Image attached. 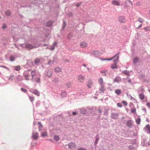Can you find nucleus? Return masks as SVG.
<instances>
[{"instance_id":"obj_1","label":"nucleus","mask_w":150,"mask_h":150,"mask_svg":"<svg viewBox=\"0 0 150 150\" xmlns=\"http://www.w3.org/2000/svg\"><path fill=\"white\" fill-rule=\"evenodd\" d=\"M119 53H118L116 55L112 57V58L108 59H103V60H111L115 58V59L113 61L114 64H112L111 65V68L112 69L116 68L117 67V64L118 61V59L119 58V56L118 54Z\"/></svg>"},{"instance_id":"obj_2","label":"nucleus","mask_w":150,"mask_h":150,"mask_svg":"<svg viewBox=\"0 0 150 150\" xmlns=\"http://www.w3.org/2000/svg\"><path fill=\"white\" fill-rule=\"evenodd\" d=\"M38 46H33L30 44H26L25 45V47L28 50L31 49L33 48L37 47Z\"/></svg>"},{"instance_id":"obj_3","label":"nucleus","mask_w":150,"mask_h":150,"mask_svg":"<svg viewBox=\"0 0 150 150\" xmlns=\"http://www.w3.org/2000/svg\"><path fill=\"white\" fill-rule=\"evenodd\" d=\"M78 79L80 82H83L85 80V77L81 75H79L78 77Z\"/></svg>"},{"instance_id":"obj_4","label":"nucleus","mask_w":150,"mask_h":150,"mask_svg":"<svg viewBox=\"0 0 150 150\" xmlns=\"http://www.w3.org/2000/svg\"><path fill=\"white\" fill-rule=\"evenodd\" d=\"M118 21L120 23H123L125 22V19L123 16H120L118 18Z\"/></svg>"},{"instance_id":"obj_5","label":"nucleus","mask_w":150,"mask_h":150,"mask_svg":"<svg viewBox=\"0 0 150 150\" xmlns=\"http://www.w3.org/2000/svg\"><path fill=\"white\" fill-rule=\"evenodd\" d=\"M112 4L114 5L118 6L120 5V3L118 1L114 0L112 1Z\"/></svg>"},{"instance_id":"obj_6","label":"nucleus","mask_w":150,"mask_h":150,"mask_svg":"<svg viewBox=\"0 0 150 150\" xmlns=\"http://www.w3.org/2000/svg\"><path fill=\"white\" fill-rule=\"evenodd\" d=\"M80 46L81 47H85L87 46V44L85 42H82L80 43Z\"/></svg>"},{"instance_id":"obj_7","label":"nucleus","mask_w":150,"mask_h":150,"mask_svg":"<svg viewBox=\"0 0 150 150\" xmlns=\"http://www.w3.org/2000/svg\"><path fill=\"white\" fill-rule=\"evenodd\" d=\"M33 137L35 139H37L38 138V134L37 132H33Z\"/></svg>"},{"instance_id":"obj_8","label":"nucleus","mask_w":150,"mask_h":150,"mask_svg":"<svg viewBox=\"0 0 150 150\" xmlns=\"http://www.w3.org/2000/svg\"><path fill=\"white\" fill-rule=\"evenodd\" d=\"M132 125V122L131 120H128L127 122V125L129 127H131Z\"/></svg>"},{"instance_id":"obj_9","label":"nucleus","mask_w":150,"mask_h":150,"mask_svg":"<svg viewBox=\"0 0 150 150\" xmlns=\"http://www.w3.org/2000/svg\"><path fill=\"white\" fill-rule=\"evenodd\" d=\"M29 74H28V73L26 72L25 73L24 76L26 80H29L30 79L29 78Z\"/></svg>"},{"instance_id":"obj_10","label":"nucleus","mask_w":150,"mask_h":150,"mask_svg":"<svg viewBox=\"0 0 150 150\" xmlns=\"http://www.w3.org/2000/svg\"><path fill=\"white\" fill-rule=\"evenodd\" d=\"M98 82L100 84L101 87L103 88L104 85L103 84V80L102 78H100L99 79Z\"/></svg>"},{"instance_id":"obj_11","label":"nucleus","mask_w":150,"mask_h":150,"mask_svg":"<svg viewBox=\"0 0 150 150\" xmlns=\"http://www.w3.org/2000/svg\"><path fill=\"white\" fill-rule=\"evenodd\" d=\"M31 76H32V81H33V78H34V77L35 75H36V71H35V70H33V71H31Z\"/></svg>"},{"instance_id":"obj_12","label":"nucleus","mask_w":150,"mask_h":150,"mask_svg":"<svg viewBox=\"0 0 150 150\" xmlns=\"http://www.w3.org/2000/svg\"><path fill=\"white\" fill-rule=\"evenodd\" d=\"M69 146L70 148L73 149L75 147V145L74 143H71L69 144Z\"/></svg>"},{"instance_id":"obj_13","label":"nucleus","mask_w":150,"mask_h":150,"mask_svg":"<svg viewBox=\"0 0 150 150\" xmlns=\"http://www.w3.org/2000/svg\"><path fill=\"white\" fill-rule=\"evenodd\" d=\"M120 81L121 79L119 77H117L114 79V81L115 82H118Z\"/></svg>"},{"instance_id":"obj_14","label":"nucleus","mask_w":150,"mask_h":150,"mask_svg":"<svg viewBox=\"0 0 150 150\" xmlns=\"http://www.w3.org/2000/svg\"><path fill=\"white\" fill-rule=\"evenodd\" d=\"M93 85L92 82L91 81H89L88 83V88H90Z\"/></svg>"},{"instance_id":"obj_15","label":"nucleus","mask_w":150,"mask_h":150,"mask_svg":"<svg viewBox=\"0 0 150 150\" xmlns=\"http://www.w3.org/2000/svg\"><path fill=\"white\" fill-rule=\"evenodd\" d=\"M52 74V72L51 71L49 70L47 73V75L49 77H50Z\"/></svg>"},{"instance_id":"obj_16","label":"nucleus","mask_w":150,"mask_h":150,"mask_svg":"<svg viewBox=\"0 0 150 150\" xmlns=\"http://www.w3.org/2000/svg\"><path fill=\"white\" fill-rule=\"evenodd\" d=\"M115 93L117 95H119L121 92L120 90L119 89H116L115 91Z\"/></svg>"},{"instance_id":"obj_17","label":"nucleus","mask_w":150,"mask_h":150,"mask_svg":"<svg viewBox=\"0 0 150 150\" xmlns=\"http://www.w3.org/2000/svg\"><path fill=\"white\" fill-rule=\"evenodd\" d=\"M34 94L36 95L37 96H39V94L38 91L37 90H34L33 92Z\"/></svg>"},{"instance_id":"obj_18","label":"nucleus","mask_w":150,"mask_h":150,"mask_svg":"<svg viewBox=\"0 0 150 150\" xmlns=\"http://www.w3.org/2000/svg\"><path fill=\"white\" fill-rule=\"evenodd\" d=\"M52 23L53 22L52 21H49L47 22L46 25L48 26H50L52 24Z\"/></svg>"},{"instance_id":"obj_19","label":"nucleus","mask_w":150,"mask_h":150,"mask_svg":"<svg viewBox=\"0 0 150 150\" xmlns=\"http://www.w3.org/2000/svg\"><path fill=\"white\" fill-rule=\"evenodd\" d=\"M55 71L57 72H59L61 71V69L59 67H56L55 68Z\"/></svg>"},{"instance_id":"obj_20","label":"nucleus","mask_w":150,"mask_h":150,"mask_svg":"<svg viewBox=\"0 0 150 150\" xmlns=\"http://www.w3.org/2000/svg\"><path fill=\"white\" fill-rule=\"evenodd\" d=\"M146 127L148 130L147 131L148 133H150V126L149 125H147L146 126Z\"/></svg>"},{"instance_id":"obj_21","label":"nucleus","mask_w":150,"mask_h":150,"mask_svg":"<svg viewBox=\"0 0 150 150\" xmlns=\"http://www.w3.org/2000/svg\"><path fill=\"white\" fill-rule=\"evenodd\" d=\"M38 124L39 125V131H41L42 128V126L41 123L39 122L38 123Z\"/></svg>"},{"instance_id":"obj_22","label":"nucleus","mask_w":150,"mask_h":150,"mask_svg":"<svg viewBox=\"0 0 150 150\" xmlns=\"http://www.w3.org/2000/svg\"><path fill=\"white\" fill-rule=\"evenodd\" d=\"M133 60L134 63H136L138 61V58L137 57H135L134 58Z\"/></svg>"},{"instance_id":"obj_23","label":"nucleus","mask_w":150,"mask_h":150,"mask_svg":"<svg viewBox=\"0 0 150 150\" xmlns=\"http://www.w3.org/2000/svg\"><path fill=\"white\" fill-rule=\"evenodd\" d=\"M21 69V67L19 66H17L15 67V70L16 71H18L20 70Z\"/></svg>"},{"instance_id":"obj_24","label":"nucleus","mask_w":150,"mask_h":150,"mask_svg":"<svg viewBox=\"0 0 150 150\" xmlns=\"http://www.w3.org/2000/svg\"><path fill=\"white\" fill-rule=\"evenodd\" d=\"M47 134L46 132H45L43 133H42L41 136L42 137H46L47 136Z\"/></svg>"},{"instance_id":"obj_25","label":"nucleus","mask_w":150,"mask_h":150,"mask_svg":"<svg viewBox=\"0 0 150 150\" xmlns=\"http://www.w3.org/2000/svg\"><path fill=\"white\" fill-rule=\"evenodd\" d=\"M141 121V119L140 118H138L136 120V122L139 125L140 124Z\"/></svg>"},{"instance_id":"obj_26","label":"nucleus","mask_w":150,"mask_h":150,"mask_svg":"<svg viewBox=\"0 0 150 150\" xmlns=\"http://www.w3.org/2000/svg\"><path fill=\"white\" fill-rule=\"evenodd\" d=\"M6 15L7 16H9L11 14V12L9 11H6L5 13Z\"/></svg>"},{"instance_id":"obj_27","label":"nucleus","mask_w":150,"mask_h":150,"mask_svg":"<svg viewBox=\"0 0 150 150\" xmlns=\"http://www.w3.org/2000/svg\"><path fill=\"white\" fill-rule=\"evenodd\" d=\"M54 139L55 141H57L59 139V136H54Z\"/></svg>"},{"instance_id":"obj_28","label":"nucleus","mask_w":150,"mask_h":150,"mask_svg":"<svg viewBox=\"0 0 150 150\" xmlns=\"http://www.w3.org/2000/svg\"><path fill=\"white\" fill-rule=\"evenodd\" d=\"M139 96L140 98V99H142V100L144 99V95L143 94H140Z\"/></svg>"},{"instance_id":"obj_29","label":"nucleus","mask_w":150,"mask_h":150,"mask_svg":"<svg viewBox=\"0 0 150 150\" xmlns=\"http://www.w3.org/2000/svg\"><path fill=\"white\" fill-rule=\"evenodd\" d=\"M10 60L11 61H13L15 60V57L14 56H12L10 57Z\"/></svg>"},{"instance_id":"obj_30","label":"nucleus","mask_w":150,"mask_h":150,"mask_svg":"<svg viewBox=\"0 0 150 150\" xmlns=\"http://www.w3.org/2000/svg\"><path fill=\"white\" fill-rule=\"evenodd\" d=\"M40 60L39 59H36L35 60V63L37 64L40 62Z\"/></svg>"},{"instance_id":"obj_31","label":"nucleus","mask_w":150,"mask_h":150,"mask_svg":"<svg viewBox=\"0 0 150 150\" xmlns=\"http://www.w3.org/2000/svg\"><path fill=\"white\" fill-rule=\"evenodd\" d=\"M136 110L135 108H132L131 110V112L132 113H134L136 112Z\"/></svg>"},{"instance_id":"obj_32","label":"nucleus","mask_w":150,"mask_h":150,"mask_svg":"<svg viewBox=\"0 0 150 150\" xmlns=\"http://www.w3.org/2000/svg\"><path fill=\"white\" fill-rule=\"evenodd\" d=\"M29 97L30 99V100L32 102H33V101L34 100V98L33 97L30 96Z\"/></svg>"},{"instance_id":"obj_33","label":"nucleus","mask_w":150,"mask_h":150,"mask_svg":"<svg viewBox=\"0 0 150 150\" xmlns=\"http://www.w3.org/2000/svg\"><path fill=\"white\" fill-rule=\"evenodd\" d=\"M21 90L23 92H25V93H26L27 91V90L26 89H25V88H21Z\"/></svg>"},{"instance_id":"obj_34","label":"nucleus","mask_w":150,"mask_h":150,"mask_svg":"<svg viewBox=\"0 0 150 150\" xmlns=\"http://www.w3.org/2000/svg\"><path fill=\"white\" fill-rule=\"evenodd\" d=\"M144 21L143 19L141 18H139V21L140 23L143 22Z\"/></svg>"},{"instance_id":"obj_35","label":"nucleus","mask_w":150,"mask_h":150,"mask_svg":"<svg viewBox=\"0 0 150 150\" xmlns=\"http://www.w3.org/2000/svg\"><path fill=\"white\" fill-rule=\"evenodd\" d=\"M107 71L106 70H101L100 71V73H105Z\"/></svg>"},{"instance_id":"obj_36","label":"nucleus","mask_w":150,"mask_h":150,"mask_svg":"<svg viewBox=\"0 0 150 150\" xmlns=\"http://www.w3.org/2000/svg\"><path fill=\"white\" fill-rule=\"evenodd\" d=\"M17 78L19 80H22L21 77L20 75H18L17 76Z\"/></svg>"},{"instance_id":"obj_37","label":"nucleus","mask_w":150,"mask_h":150,"mask_svg":"<svg viewBox=\"0 0 150 150\" xmlns=\"http://www.w3.org/2000/svg\"><path fill=\"white\" fill-rule=\"evenodd\" d=\"M122 103L125 105L126 106L127 105V102L124 101H123L122 102Z\"/></svg>"},{"instance_id":"obj_38","label":"nucleus","mask_w":150,"mask_h":150,"mask_svg":"<svg viewBox=\"0 0 150 150\" xmlns=\"http://www.w3.org/2000/svg\"><path fill=\"white\" fill-rule=\"evenodd\" d=\"M13 79H14V76H11L9 78V80H13Z\"/></svg>"},{"instance_id":"obj_39","label":"nucleus","mask_w":150,"mask_h":150,"mask_svg":"<svg viewBox=\"0 0 150 150\" xmlns=\"http://www.w3.org/2000/svg\"><path fill=\"white\" fill-rule=\"evenodd\" d=\"M117 106L119 107H122V105L120 103H118L117 104Z\"/></svg>"},{"instance_id":"obj_40","label":"nucleus","mask_w":150,"mask_h":150,"mask_svg":"<svg viewBox=\"0 0 150 150\" xmlns=\"http://www.w3.org/2000/svg\"><path fill=\"white\" fill-rule=\"evenodd\" d=\"M104 90L105 89H104V86L103 85V88L102 87H101V88L100 89V90L102 91V92H103Z\"/></svg>"},{"instance_id":"obj_41","label":"nucleus","mask_w":150,"mask_h":150,"mask_svg":"<svg viewBox=\"0 0 150 150\" xmlns=\"http://www.w3.org/2000/svg\"><path fill=\"white\" fill-rule=\"evenodd\" d=\"M124 73L126 75H128L129 74V72L127 71H124Z\"/></svg>"},{"instance_id":"obj_42","label":"nucleus","mask_w":150,"mask_h":150,"mask_svg":"<svg viewBox=\"0 0 150 150\" xmlns=\"http://www.w3.org/2000/svg\"><path fill=\"white\" fill-rule=\"evenodd\" d=\"M66 25V23L64 21L63 23V28H64L65 27Z\"/></svg>"},{"instance_id":"obj_43","label":"nucleus","mask_w":150,"mask_h":150,"mask_svg":"<svg viewBox=\"0 0 150 150\" xmlns=\"http://www.w3.org/2000/svg\"><path fill=\"white\" fill-rule=\"evenodd\" d=\"M55 47L54 46L52 45L51 47L50 48V49L51 50H53L54 49Z\"/></svg>"},{"instance_id":"obj_44","label":"nucleus","mask_w":150,"mask_h":150,"mask_svg":"<svg viewBox=\"0 0 150 150\" xmlns=\"http://www.w3.org/2000/svg\"><path fill=\"white\" fill-rule=\"evenodd\" d=\"M57 42H54V43L53 44V46H54L55 47V46L57 45Z\"/></svg>"},{"instance_id":"obj_45","label":"nucleus","mask_w":150,"mask_h":150,"mask_svg":"<svg viewBox=\"0 0 150 150\" xmlns=\"http://www.w3.org/2000/svg\"><path fill=\"white\" fill-rule=\"evenodd\" d=\"M40 79L39 78H38L36 80V81L37 82H40Z\"/></svg>"},{"instance_id":"obj_46","label":"nucleus","mask_w":150,"mask_h":150,"mask_svg":"<svg viewBox=\"0 0 150 150\" xmlns=\"http://www.w3.org/2000/svg\"><path fill=\"white\" fill-rule=\"evenodd\" d=\"M1 67H3L4 68H6V69L8 70L9 69L7 68V67H6V66H0Z\"/></svg>"},{"instance_id":"obj_47","label":"nucleus","mask_w":150,"mask_h":150,"mask_svg":"<svg viewBox=\"0 0 150 150\" xmlns=\"http://www.w3.org/2000/svg\"><path fill=\"white\" fill-rule=\"evenodd\" d=\"M147 105L149 107H150V103H147Z\"/></svg>"},{"instance_id":"obj_48","label":"nucleus","mask_w":150,"mask_h":150,"mask_svg":"<svg viewBox=\"0 0 150 150\" xmlns=\"http://www.w3.org/2000/svg\"><path fill=\"white\" fill-rule=\"evenodd\" d=\"M6 25L4 24L3 25V26L2 27L3 28H6Z\"/></svg>"},{"instance_id":"obj_49","label":"nucleus","mask_w":150,"mask_h":150,"mask_svg":"<svg viewBox=\"0 0 150 150\" xmlns=\"http://www.w3.org/2000/svg\"><path fill=\"white\" fill-rule=\"evenodd\" d=\"M78 150H86L85 149L81 148L79 149H78Z\"/></svg>"},{"instance_id":"obj_50","label":"nucleus","mask_w":150,"mask_h":150,"mask_svg":"<svg viewBox=\"0 0 150 150\" xmlns=\"http://www.w3.org/2000/svg\"><path fill=\"white\" fill-rule=\"evenodd\" d=\"M76 112H73V115H76Z\"/></svg>"},{"instance_id":"obj_51","label":"nucleus","mask_w":150,"mask_h":150,"mask_svg":"<svg viewBox=\"0 0 150 150\" xmlns=\"http://www.w3.org/2000/svg\"><path fill=\"white\" fill-rule=\"evenodd\" d=\"M51 62V60H49L48 61V64H50V63Z\"/></svg>"},{"instance_id":"obj_52","label":"nucleus","mask_w":150,"mask_h":150,"mask_svg":"<svg viewBox=\"0 0 150 150\" xmlns=\"http://www.w3.org/2000/svg\"><path fill=\"white\" fill-rule=\"evenodd\" d=\"M98 111H99V112L100 113H101L102 112V111H101V110L100 109H99Z\"/></svg>"},{"instance_id":"obj_53","label":"nucleus","mask_w":150,"mask_h":150,"mask_svg":"<svg viewBox=\"0 0 150 150\" xmlns=\"http://www.w3.org/2000/svg\"><path fill=\"white\" fill-rule=\"evenodd\" d=\"M128 81L129 83H131V81L129 79H128Z\"/></svg>"},{"instance_id":"obj_54","label":"nucleus","mask_w":150,"mask_h":150,"mask_svg":"<svg viewBox=\"0 0 150 150\" xmlns=\"http://www.w3.org/2000/svg\"><path fill=\"white\" fill-rule=\"evenodd\" d=\"M80 5V4H79V3H78L76 5V6H79Z\"/></svg>"},{"instance_id":"obj_55","label":"nucleus","mask_w":150,"mask_h":150,"mask_svg":"<svg viewBox=\"0 0 150 150\" xmlns=\"http://www.w3.org/2000/svg\"><path fill=\"white\" fill-rule=\"evenodd\" d=\"M142 26V25L141 24L140 26H139V27L138 28H139L140 27H141Z\"/></svg>"},{"instance_id":"obj_56","label":"nucleus","mask_w":150,"mask_h":150,"mask_svg":"<svg viewBox=\"0 0 150 150\" xmlns=\"http://www.w3.org/2000/svg\"><path fill=\"white\" fill-rule=\"evenodd\" d=\"M104 73V74H103V75L104 76H105L106 75V74H105V73Z\"/></svg>"},{"instance_id":"obj_57","label":"nucleus","mask_w":150,"mask_h":150,"mask_svg":"<svg viewBox=\"0 0 150 150\" xmlns=\"http://www.w3.org/2000/svg\"><path fill=\"white\" fill-rule=\"evenodd\" d=\"M98 139H97L96 140V142H98Z\"/></svg>"},{"instance_id":"obj_58","label":"nucleus","mask_w":150,"mask_h":150,"mask_svg":"<svg viewBox=\"0 0 150 150\" xmlns=\"http://www.w3.org/2000/svg\"><path fill=\"white\" fill-rule=\"evenodd\" d=\"M44 45V46H47V45L44 44V45Z\"/></svg>"},{"instance_id":"obj_59","label":"nucleus","mask_w":150,"mask_h":150,"mask_svg":"<svg viewBox=\"0 0 150 150\" xmlns=\"http://www.w3.org/2000/svg\"><path fill=\"white\" fill-rule=\"evenodd\" d=\"M83 66H84V67H86V65H85V64H84L83 65Z\"/></svg>"},{"instance_id":"obj_60","label":"nucleus","mask_w":150,"mask_h":150,"mask_svg":"<svg viewBox=\"0 0 150 150\" xmlns=\"http://www.w3.org/2000/svg\"><path fill=\"white\" fill-rule=\"evenodd\" d=\"M143 110H144L146 112V111L145 109H144Z\"/></svg>"},{"instance_id":"obj_61","label":"nucleus","mask_w":150,"mask_h":150,"mask_svg":"<svg viewBox=\"0 0 150 150\" xmlns=\"http://www.w3.org/2000/svg\"><path fill=\"white\" fill-rule=\"evenodd\" d=\"M149 14H150V10L149 11Z\"/></svg>"}]
</instances>
